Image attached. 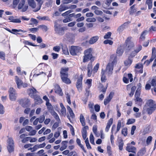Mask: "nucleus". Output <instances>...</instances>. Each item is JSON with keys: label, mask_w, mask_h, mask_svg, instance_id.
<instances>
[{"label": "nucleus", "mask_w": 156, "mask_h": 156, "mask_svg": "<svg viewBox=\"0 0 156 156\" xmlns=\"http://www.w3.org/2000/svg\"><path fill=\"white\" fill-rule=\"evenodd\" d=\"M83 53V62L85 63L88 62L90 60L94 61L95 59V57L93 56L94 51L92 48H90L86 49L84 51Z\"/></svg>", "instance_id": "obj_1"}, {"label": "nucleus", "mask_w": 156, "mask_h": 156, "mask_svg": "<svg viewBox=\"0 0 156 156\" xmlns=\"http://www.w3.org/2000/svg\"><path fill=\"white\" fill-rule=\"evenodd\" d=\"M117 58L115 55H111L110 62L108 64L106 67V72L109 75L111 74L113 70V66L117 62Z\"/></svg>", "instance_id": "obj_2"}, {"label": "nucleus", "mask_w": 156, "mask_h": 156, "mask_svg": "<svg viewBox=\"0 0 156 156\" xmlns=\"http://www.w3.org/2000/svg\"><path fill=\"white\" fill-rule=\"evenodd\" d=\"M146 105L147 107V112L149 114H152L156 109V102L152 99L147 100Z\"/></svg>", "instance_id": "obj_3"}, {"label": "nucleus", "mask_w": 156, "mask_h": 156, "mask_svg": "<svg viewBox=\"0 0 156 156\" xmlns=\"http://www.w3.org/2000/svg\"><path fill=\"white\" fill-rule=\"evenodd\" d=\"M82 50L81 48L80 47L72 46L69 49V51L71 55L75 56L77 55Z\"/></svg>", "instance_id": "obj_4"}, {"label": "nucleus", "mask_w": 156, "mask_h": 156, "mask_svg": "<svg viewBox=\"0 0 156 156\" xmlns=\"http://www.w3.org/2000/svg\"><path fill=\"white\" fill-rule=\"evenodd\" d=\"M9 92L10 100L12 101H15L17 96L16 90L13 87H10L9 90Z\"/></svg>", "instance_id": "obj_5"}, {"label": "nucleus", "mask_w": 156, "mask_h": 156, "mask_svg": "<svg viewBox=\"0 0 156 156\" xmlns=\"http://www.w3.org/2000/svg\"><path fill=\"white\" fill-rule=\"evenodd\" d=\"M83 78V76L82 75H80L78 78L76 83V87L80 92L82 90Z\"/></svg>", "instance_id": "obj_6"}, {"label": "nucleus", "mask_w": 156, "mask_h": 156, "mask_svg": "<svg viewBox=\"0 0 156 156\" xmlns=\"http://www.w3.org/2000/svg\"><path fill=\"white\" fill-rule=\"evenodd\" d=\"M27 2L29 6L32 9H34V12H37L39 10L37 9L38 4L37 5L36 4V3L34 0H27Z\"/></svg>", "instance_id": "obj_7"}, {"label": "nucleus", "mask_w": 156, "mask_h": 156, "mask_svg": "<svg viewBox=\"0 0 156 156\" xmlns=\"http://www.w3.org/2000/svg\"><path fill=\"white\" fill-rule=\"evenodd\" d=\"M25 3V0H21L18 5V9H22V11L24 12L26 11L28 9V6L27 5H24Z\"/></svg>", "instance_id": "obj_8"}, {"label": "nucleus", "mask_w": 156, "mask_h": 156, "mask_svg": "<svg viewBox=\"0 0 156 156\" xmlns=\"http://www.w3.org/2000/svg\"><path fill=\"white\" fill-rule=\"evenodd\" d=\"M127 145L126 150L127 151L129 152L136 153V149L135 147L132 146L130 143L128 144Z\"/></svg>", "instance_id": "obj_9"}, {"label": "nucleus", "mask_w": 156, "mask_h": 156, "mask_svg": "<svg viewBox=\"0 0 156 156\" xmlns=\"http://www.w3.org/2000/svg\"><path fill=\"white\" fill-rule=\"evenodd\" d=\"M14 79L17 84L18 88L19 89H20L22 87L23 84V82L17 76H15Z\"/></svg>", "instance_id": "obj_10"}, {"label": "nucleus", "mask_w": 156, "mask_h": 156, "mask_svg": "<svg viewBox=\"0 0 156 156\" xmlns=\"http://www.w3.org/2000/svg\"><path fill=\"white\" fill-rule=\"evenodd\" d=\"M19 103L23 107H27L30 103V100L27 98L22 99L19 101Z\"/></svg>", "instance_id": "obj_11"}, {"label": "nucleus", "mask_w": 156, "mask_h": 156, "mask_svg": "<svg viewBox=\"0 0 156 156\" xmlns=\"http://www.w3.org/2000/svg\"><path fill=\"white\" fill-rule=\"evenodd\" d=\"M8 19L10 22L14 23H20L21 22L20 18H18L16 16H9V17Z\"/></svg>", "instance_id": "obj_12"}, {"label": "nucleus", "mask_w": 156, "mask_h": 156, "mask_svg": "<svg viewBox=\"0 0 156 156\" xmlns=\"http://www.w3.org/2000/svg\"><path fill=\"white\" fill-rule=\"evenodd\" d=\"M55 30L57 33H58L60 34H62L63 33V28L62 27H60V26L57 25L55 23Z\"/></svg>", "instance_id": "obj_13"}, {"label": "nucleus", "mask_w": 156, "mask_h": 156, "mask_svg": "<svg viewBox=\"0 0 156 156\" xmlns=\"http://www.w3.org/2000/svg\"><path fill=\"white\" fill-rule=\"evenodd\" d=\"M126 48L128 50H130L134 46L133 43L130 40H127L126 41Z\"/></svg>", "instance_id": "obj_14"}, {"label": "nucleus", "mask_w": 156, "mask_h": 156, "mask_svg": "<svg viewBox=\"0 0 156 156\" xmlns=\"http://www.w3.org/2000/svg\"><path fill=\"white\" fill-rule=\"evenodd\" d=\"M60 106L61 108L60 112H59V114L65 116L66 114V108L62 103L60 104Z\"/></svg>", "instance_id": "obj_15"}, {"label": "nucleus", "mask_w": 156, "mask_h": 156, "mask_svg": "<svg viewBox=\"0 0 156 156\" xmlns=\"http://www.w3.org/2000/svg\"><path fill=\"white\" fill-rule=\"evenodd\" d=\"M36 90L33 88L29 89L27 90V93L29 95L33 98L36 96Z\"/></svg>", "instance_id": "obj_16"}, {"label": "nucleus", "mask_w": 156, "mask_h": 156, "mask_svg": "<svg viewBox=\"0 0 156 156\" xmlns=\"http://www.w3.org/2000/svg\"><path fill=\"white\" fill-rule=\"evenodd\" d=\"M88 129V126H84L82 129V136L84 140H85L87 136V130Z\"/></svg>", "instance_id": "obj_17"}, {"label": "nucleus", "mask_w": 156, "mask_h": 156, "mask_svg": "<svg viewBox=\"0 0 156 156\" xmlns=\"http://www.w3.org/2000/svg\"><path fill=\"white\" fill-rule=\"evenodd\" d=\"M69 70L68 68H61L60 72L61 76H68V71Z\"/></svg>", "instance_id": "obj_18"}, {"label": "nucleus", "mask_w": 156, "mask_h": 156, "mask_svg": "<svg viewBox=\"0 0 156 156\" xmlns=\"http://www.w3.org/2000/svg\"><path fill=\"white\" fill-rule=\"evenodd\" d=\"M62 80L63 82L66 84H70L71 83V81L69 79L68 76H61Z\"/></svg>", "instance_id": "obj_19"}, {"label": "nucleus", "mask_w": 156, "mask_h": 156, "mask_svg": "<svg viewBox=\"0 0 156 156\" xmlns=\"http://www.w3.org/2000/svg\"><path fill=\"white\" fill-rule=\"evenodd\" d=\"M7 30L9 32L16 35L20 34V33L19 32H24L23 30L21 29L17 30L16 29H13L12 30L8 29Z\"/></svg>", "instance_id": "obj_20"}, {"label": "nucleus", "mask_w": 156, "mask_h": 156, "mask_svg": "<svg viewBox=\"0 0 156 156\" xmlns=\"http://www.w3.org/2000/svg\"><path fill=\"white\" fill-rule=\"evenodd\" d=\"M129 24V22H128L124 23L122 25L119 27L117 29L118 31L119 32H122L125 28L126 27V26Z\"/></svg>", "instance_id": "obj_21"}, {"label": "nucleus", "mask_w": 156, "mask_h": 156, "mask_svg": "<svg viewBox=\"0 0 156 156\" xmlns=\"http://www.w3.org/2000/svg\"><path fill=\"white\" fill-rule=\"evenodd\" d=\"M140 95H137L136 96V94L135 95V101L136 102V103L138 104L139 106H141L143 104V101L141 98L139 97Z\"/></svg>", "instance_id": "obj_22"}, {"label": "nucleus", "mask_w": 156, "mask_h": 156, "mask_svg": "<svg viewBox=\"0 0 156 156\" xmlns=\"http://www.w3.org/2000/svg\"><path fill=\"white\" fill-rule=\"evenodd\" d=\"M108 74V76L110 75L111 74L109 75L108 73L106 72V71L102 70L101 76V81L102 82H105L106 80L105 74Z\"/></svg>", "instance_id": "obj_23"}, {"label": "nucleus", "mask_w": 156, "mask_h": 156, "mask_svg": "<svg viewBox=\"0 0 156 156\" xmlns=\"http://www.w3.org/2000/svg\"><path fill=\"white\" fill-rule=\"evenodd\" d=\"M124 51V47L123 46H120L117 49L116 53L119 56L122 55Z\"/></svg>", "instance_id": "obj_24"}, {"label": "nucleus", "mask_w": 156, "mask_h": 156, "mask_svg": "<svg viewBox=\"0 0 156 156\" xmlns=\"http://www.w3.org/2000/svg\"><path fill=\"white\" fill-rule=\"evenodd\" d=\"M43 99L46 101V105L47 106L48 108L50 110L52 108V106L51 104L49 103V100L48 97L46 96H44L43 97Z\"/></svg>", "instance_id": "obj_25"}, {"label": "nucleus", "mask_w": 156, "mask_h": 156, "mask_svg": "<svg viewBox=\"0 0 156 156\" xmlns=\"http://www.w3.org/2000/svg\"><path fill=\"white\" fill-rule=\"evenodd\" d=\"M141 85L140 83H139L137 85V89L135 93L136 96L140 95L141 92Z\"/></svg>", "instance_id": "obj_26"}, {"label": "nucleus", "mask_w": 156, "mask_h": 156, "mask_svg": "<svg viewBox=\"0 0 156 156\" xmlns=\"http://www.w3.org/2000/svg\"><path fill=\"white\" fill-rule=\"evenodd\" d=\"M55 92L59 95L62 96L63 95V93L62 92L61 89L60 87L58 85H56L55 87Z\"/></svg>", "instance_id": "obj_27"}, {"label": "nucleus", "mask_w": 156, "mask_h": 156, "mask_svg": "<svg viewBox=\"0 0 156 156\" xmlns=\"http://www.w3.org/2000/svg\"><path fill=\"white\" fill-rule=\"evenodd\" d=\"M68 141H63L62 143V146L60 148V150L61 151H63L67 147V144Z\"/></svg>", "instance_id": "obj_28"}, {"label": "nucleus", "mask_w": 156, "mask_h": 156, "mask_svg": "<svg viewBox=\"0 0 156 156\" xmlns=\"http://www.w3.org/2000/svg\"><path fill=\"white\" fill-rule=\"evenodd\" d=\"M33 98L34 99L35 102L37 104H40L42 102V100L40 97L36 95Z\"/></svg>", "instance_id": "obj_29"}, {"label": "nucleus", "mask_w": 156, "mask_h": 156, "mask_svg": "<svg viewBox=\"0 0 156 156\" xmlns=\"http://www.w3.org/2000/svg\"><path fill=\"white\" fill-rule=\"evenodd\" d=\"M80 120L82 125L84 126L86 125L85 119L83 114H81L80 116Z\"/></svg>", "instance_id": "obj_30"}, {"label": "nucleus", "mask_w": 156, "mask_h": 156, "mask_svg": "<svg viewBox=\"0 0 156 156\" xmlns=\"http://www.w3.org/2000/svg\"><path fill=\"white\" fill-rule=\"evenodd\" d=\"M142 48V47L141 45H139L136 49L133 52L134 53L133 55V53L131 54V56L133 57L135 55L138 53L140 51Z\"/></svg>", "instance_id": "obj_31"}, {"label": "nucleus", "mask_w": 156, "mask_h": 156, "mask_svg": "<svg viewBox=\"0 0 156 156\" xmlns=\"http://www.w3.org/2000/svg\"><path fill=\"white\" fill-rule=\"evenodd\" d=\"M67 109L69 114L70 117L72 118H73L75 117V115L72 109L68 105L67 106Z\"/></svg>", "instance_id": "obj_32"}, {"label": "nucleus", "mask_w": 156, "mask_h": 156, "mask_svg": "<svg viewBox=\"0 0 156 156\" xmlns=\"http://www.w3.org/2000/svg\"><path fill=\"white\" fill-rule=\"evenodd\" d=\"M92 80L91 79H87L85 82V84L86 86L88 88H89L91 86Z\"/></svg>", "instance_id": "obj_33"}, {"label": "nucleus", "mask_w": 156, "mask_h": 156, "mask_svg": "<svg viewBox=\"0 0 156 156\" xmlns=\"http://www.w3.org/2000/svg\"><path fill=\"white\" fill-rule=\"evenodd\" d=\"M37 2L38 6L37 7V10H40L42 5L43 4L44 2L43 0H35Z\"/></svg>", "instance_id": "obj_34"}, {"label": "nucleus", "mask_w": 156, "mask_h": 156, "mask_svg": "<svg viewBox=\"0 0 156 156\" xmlns=\"http://www.w3.org/2000/svg\"><path fill=\"white\" fill-rule=\"evenodd\" d=\"M76 142L78 145L83 150L84 152H86V150L84 148L83 146L81 144V141L80 139L77 138L76 139Z\"/></svg>", "instance_id": "obj_35"}, {"label": "nucleus", "mask_w": 156, "mask_h": 156, "mask_svg": "<svg viewBox=\"0 0 156 156\" xmlns=\"http://www.w3.org/2000/svg\"><path fill=\"white\" fill-rule=\"evenodd\" d=\"M8 145H14V142L12 137H9L7 140Z\"/></svg>", "instance_id": "obj_36"}, {"label": "nucleus", "mask_w": 156, "mask_h": 156, "mask_svg": "<svg viewBox=\"0 0 156 156\" xmlns=\"http://www.w3.org/2000/svg\"><path fill=\"white\" fill-rule=\"evenodd\" d=\"M68 9H69L68 6H66L64 5H61L59 8L58 10L59 12H62Z\"/></svg>", "instance_id": "obj_37"}, {"label": "nucleus", "mask_w": 156, "mask_h": 156, "mask_svg": "<svg viewBox=\"0 0 156 156\" xmlns=\"http://www.w3.org/2000/svg\"><path fill=\"white\" fill-rule=\"evenodd\" d=\"M132 62V61L130 59H128L124 61L125 65L127 66H130Z\"/></svg>", "instance_id": "obj_38"}, {"label": "nucleus", "mask_w": 156, "mask_h": 156, "mask_svg": "<svg viewBox=\"0 0 156 156\" xmlns=\"http://www.w3.org/2000/svg\"><path fill=\"white\" fill-rule=\"evenodd\" d=\"M89 139L90 142L92 144L94 145H95V143L94 141V137L92 133H91L90 135Z\"/></svg>", "instance_id": "obj_39"}, {"label": "nucleus", "mask_w": 156, "mask_h": 156, "mask_svg": "<svg viewBox=\"0 0 156 156\" xmlns=\"http://www.w3.org/2000/svg\"><path fill=\"white\" fill-rule=\"evenodd\" d=\"M146 4L148 5V9H151L152 6V0H147Z\"/></svg>", "instance_id": "obj_40"}, {"label": "nucleus", "mask_w": 156, "mask_h": 156, "mask_svg": "<svg viewBox=\"0 0 156 156\" xmlns=\"http://www.w3.org/2000/svg\"><path fill=\"white\" fill-rule=\"evenodd\" d=\"M136 11V8H135V5H133L130 7V9L129 11L130 14H133Z\"/></svg>", "instance_id": "obj_41"}, {"label": "nucleus", "mask_w": 156, "mask_h": 156, "mask_svg": "<svg viewBox=\"0 0 156 156\" xmlns=\"http://www.w3.org/2000/svg\"><path fill=\"white\" fill-rule=\"evenodd\" d=\"M121 127V121L119 120L118 122L116 130L115 133V134L119 130Z\"/></svg>", "instance_id": "obj_42"}, {"label": "nucleus", "mask_w": 156, "mask_h": 156, "mask_svg": "<svg viewBox=\"0 0 156 156\" xmlns=\"http://www.w3.org/2000/svg\"><path fill=\"white\" fill-rule=\"evenodd\" d=\"M85 142L87 148L88 149H91V147L89 143L88 138L86 139Z\"/></svg>", "instance_id": "obj_43"}, {"label": "nucleus", "mask_w": 156, "mask_h": 156, "mask_svg": "<svg viewBox=\"0 0 156 156\" xmlns=\"http://www.w3.org/2000/svg\"><path fill=\"white\" fill-rule=\"evenodd\" d=\"M27 138L28 139V141L31 143L35 142L36 141L37 139L35 137H27Z\"/></svg>", "instance_id": "obj_44"}, {"label": "nucleus", "mask_w": 156, "mask_h": 156, "mask_svg": "<svg viewBox=\"0 0 156 156\" xmlns=\"http://www.w3.org/2000/svg\"><path fill=\"white\" fill-rule=\"evenodd\" d=\"M68 126L69 127L72 135L73 136H74L75 135V133L74 131V129L73 128V126L71 124L69 123L68 124Z\"/></svg>", "instance_id": "obj_45"}, {"label": "nucleus", "mask_w": 156, "mask_h": 156, "mask_svg": "<svg viewBox=\"0 0 156 156\" xmlns=\"http://www.w3.org/2000/svg\"><path fill=\"white\" fill-rule=\"evenodd\" d=\"M51 114L57 121H59L60 120L58 115L55 112L53 111L52 112Z\"/></svg>", "instance_id": "obj_46"}, {"label": "nucleus", "mask_w": 156, "mask_h": 156, "mask_svg": "<svg viewBox=\"0 0 156 156\" xmlns=\"http://www.w3.org/2000/svg\"><path fill=\"white\" fill-rule=\"evenodd\" d=\"M7 148L9 152H12L14 151V145H7Z\"/></svg>", "instance_id": "obj_47"}, {"label": "nucleus", "mask_w": 156, "mask_h": 156, "mask_svg": "<svg viewBox=\"0 0 156 156\" xmlns=\"http://www.w3.org/2000/svg\"><path fill=\"white\" fill-rule=\"evenodd\" d=\"M107 153L109 156H111L112 155V151H111V147L110 146H108L107 147Z\"/></svg>", "instance_id": "obj_48"}, {"label": "nucleus", "mask_w": 156, "mask_h": 156, "mask_svg": "<svg viewBox=\"0 0 156 156\" xmlns=\"http://www.w3.org/2000/svg\"><path fill=\"white\" fill-rule=\"evenodd\" d=\"M39 28H41L43 31H46L48 30L47 27L44 25H41L38 26Z\"/></svg>", "instance_id": "obj_49"}, {"label": "nucleus", "mask_w": 156, "mask_h": 156, "mask_svg": "<svg viewBox=\"0 0 156 156\" xmlns=\"http://www.w3.org/2000/svg\"><path fill=\"white\" fill-rule=\"evenodd\" d=\"M39 119V122L40 123H41L43 122L45 119V116L44 115L41 116L39 118H37Z\"/></svg>", "instance_id": "obj_50"}, {"label": "nucleus", "mask_w": 156, "mask_h": 156, "mask_svg": "<svg viewBox=\"0 0 156 156\" xmlns=\"http://www.w3.org/2000/svg\"><path fill=\"white\" fill-rule=\"evenodd\" d=\"M94 104L92 102H90L88 105V107L90 109L91 112H93L94 111L93 106Z\"/></svg>", "instance_id": "obj_51"}, {"label": "nucleus", "mask_w": 156, "mask_h": 156, "mask_svg": "<svg viewBox=\"0 0 156 156\" xmlns=\"http://www.w3.org/2000/svg\"><path fill=\"white\" fill-rule=\"evenodd\" d=\"M86 21L88 22H94L96 21V19L94 18H87Z\"/></svg>", "instance_id": "obj_52"}, {"label": "nucleus", "mask_w": 156, "mask_h": 156, "mask_svg": "<svg viewBox=\"0 0 156 156\" xmlns=\"http://www.w3.org/2000/svg\"><path fill=\"white\" fill-rule=\"evenodd\" d=\"M111 34H112V33L111 32H108L104 36V38L105 39H109L110 38Z\"/></svg>", "instance_id": "obj_53"}, {"label": "nucleus", "mask_w": 156, "mask_h": 156, "mask_svg": "<svg viewBox=\"0 0 156 156\" xmlns=\"http://www.w3.org/2000/svg\"><path fill=\"white\" fill-rule=\"evenodd\" d=\"M99 63H97L95 66H94V69H93V71L94 73H95L97 72V71L98 70V69L99 68Z\"/></svg>", "instance_id": "obj_54"}, {"label": "nucleus", "mask_w": 156, "mask_h": 156, "mask_svg": "<svg viewBox=\"0 0 156 156\" xmlns=\"http://www.w3.org/2000/svg\"><path fill=\"white\" fill-rule=\"evenodd\" d=\"M147 32V30H145L142 33L140 37L141 39H143L145 38V36Z\"/></svg>", "instance_id": "obj_55"}, {"label": "nucleus", "mask_w": 156, "mask_h": 156, "mask_svg": "<svg viewBox=\"0 0 156 156\" xmlns=\"http://www.w3.org/2000/svg\"><path fill=\"white\" fill-rule=\"evenodd\" d=\"M5 112L3 106L0 104V114H3Z\"/></svg>", "instance_id": "obj_56"}, {"label": "nucleus", "mask_w": 156, "mask_h": 156, "mask_svg": "<svg viewBox=\"0 0 156 156\" xmlns=\"http://www.w3.org/2000/svg\"><path fill=\"white\" fill-rule=\"evenodd\" d=\"M105 44H108L109 45H112L113 44V41L111 40H105L104 42Z\"/></svg>", "instance_id": "obj_57"}, {"label": "nucleus", "mask_w": 156, "mask_h": 156, "mask_svg": "<svg viewBox=\"0 0 156 156\" xmlns=\"http://www.w3.org/2000/svg\"><path fill=\"white\" fill-rule=\"evenodd\" d=\"M135 121V120L133 119H129L127 122V124L129 125L133 124L134 123Z\"/></svg>", "instance_id": "obj_58"}, {"label": "nucleus", "mask_w": 156, "mask_h": 156, "mask_svg": "<svg viewBox=\"0 0 156 156\" xmlns=\"http://www.w3.org/2000/svg\"><path fill=\"white\" fill-rule=\"evenodd\" d=\"M39 30L38 26L37 27L29 29V30L32 33H35L37 31Z\"/></svg>", "instance_id": "obj_59"}, {"label": "nucleus", "mask_w": 156, "mask_h": 156, "mask_svg": "<svg viewBox=\"0 0 156 156\" xmlns=\"http://www.w3.org/2000/svg\"><path fill=\"white\" fill-rule=\"evenodd\" d=\"M5 53L4 52L0 51V58L3 60H5Z\"/></svg>", "instance_id": "obj_60"}, {"label": "nucleus", "mask_w": 156, "mask_h": 156, "mask_svg": "<svg viewBox=\"0 0 156 156\" xmlns=\"http://www.w3.org/2000/svg\"><path fill=\"white\" fill-rule=\"evenodd\" d=\"M36 132L37 131L35 130L32 129L30 132H29V135L30 136H34L36 134Z\"/></svg>", "instance_id": "obj_61"}, {"label": "nucleus", "mask_w": 156, "mask_h": 156, "mask_svg": "<svg viewBox=\"0 0 156 156\" xmlns=\"http://www.w3.org/2000/svg\"><path fill=\"white\" fill-rule=\"evenodd\" d=\"M122 133L124 136H126L127 134V131L126 128H124L122 130Z\"/></svg>", "instance_id": "obj_62"}, {"label": "nucleus", "mask_w": 156, "mask_h": 156, "mask_svg": "<svg viewBox=\"0 0 156 156\" xmlns=\"http://www.w3.org/2000/svg\"><path fill=\"white\" fill-rule=\"evenodd\" d=\"M94 13L97 15H101L102 14L103 12L102 11L99 10L98 9H97V10L94 11Z\"/></svg>", "instance_id": "obj_63"}, {"label": "nucleus", "mask_w": 156, "mask_h": 156, "mask_svg": "<svg viewBox=\"0 0 156 156\" xmlns=\"http://www.w3.org/2000/svg\"><path fill=\"white\" fill-rule=\"evenodd\" d=\"M152 56H154L155 57H156V50L155 48L154 47L152 48Z\"/></svg>", "instance_id": "obj_64"}]
</instances>
